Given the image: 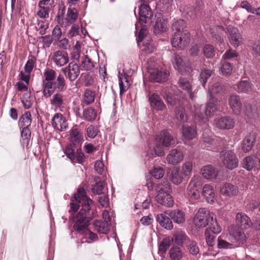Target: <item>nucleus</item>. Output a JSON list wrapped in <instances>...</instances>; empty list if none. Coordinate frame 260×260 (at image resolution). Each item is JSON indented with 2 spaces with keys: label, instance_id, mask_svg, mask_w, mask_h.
Returning a JSON list of instances; mask_svg holds the SVG:
<instances>
[{
  "label": "nucleus",
  "instance_id": "1",
  "mask_svg": "<svg viewBox=\"0 0 260 260\" xmlns=\"http://www.w3.org/2000/svg\"><path fill=\"white\" fill-rule=\"evenodd\" d=\"M83 205L80 212L74 217V228L82 236L81 242L92 243L98 239L96 234L87 228L89 220L96 216L94 203L90 199L83 196L81 201Z\"/></svg>",
  "mask_w": 260,
  "mask_h": 260
},
{
  "label": "nucleus",
  "instance_id": "2",
  "mask_svg": "<svg viewBox=\"0 0 260 260\" xmlns=\"http://www.w3.org/2000/svg\"><path fill=\"white\" fill-rule=\"evenodd\" d=\"M173 140L172 135L169 132L162 131L159 137L156 139L155 146L149 147L147 151L149 158L162 156L165 153L163 146L167 147L171 146Z\"/></svg>",
  "mask_w": 260,
  "mask_h": 260
},
{
  "label": "nucleus",
  "instance_id": "3",
  "mask_svg": "<svg viewBox=\"0 0 260 260\" xmlns=\"http://www.w3.org/2000/svg\"><path fill=\"white\" fill-rule=\"evenodd\" d=\"M148 30L146 26H143L140 29L137 44L142 52L150 53L155 50L154 45L151 43L150 37L147 36Z\"/></svg>",
  "mask_w": 260,
  "mask_h": 260
},
{
  "label": "nucleus",
  "instance_id": "4",
  "mask_svg": "<svg viewBox=\"0 0 260 260\" xmlns=\"http://www.w3.org/2000/svg\"><path fill=\"white\" fill-rule=\"evenodd\" d=\"M214 214L207 209L200 208L193 219V223L196 227L201 228L206 227L210 221L214 220Z\"/></svg>",
  "mask_w": 260,
  "mask_h": 260
},
{
  "label": "nucleus",
  "instance_id": "5",
  "mask_svg": "<svg viewBox=\"0 0 260 260\" xmlns=\"http://www.w3.org/2000/svg\"><path fill=\"white\" fill-rule=\"evenodd\" d=\"M157 192L156 196L157 202L166 207H170L174 205V200L170 193L171 191V186L168 183H165Z\"/></svg>",
  "mask_w": 260,
  "mask_h": 260
},
{
  "label": "nucleus",
  "instance_id": "6",
  "mask_svg": "<svg viewBox=\"0 0 260 260\" xmlns=\"http://www.w3.org/2000/svg\"><path fill=\"white\" fill-rule=\"evenodd\" d=\"M220 158L223 165L228 169L233 170L238 166V159L231 150H223L220 152Z\"/></svg>",
  "mask_w": 260,
  "mask_h": 260
},
{
  "label": "nucleus",
  "instance_id": "7",
  "mask_svg": "<svg viewBox=\"0 0 260 260\" xmlns=\"http://www.w3.org/2000/svg\"><path fill=\"white\" fill-rule=\"evenodd\" d=\"M189 34L188 31L184 33L174 32L171 40V43L173 47L178 50H182L189 43Z\"/></svg>",
  "mask_w": 260,
  "mask_h": 260
},
{
  "label": "nucleus",
  "instance_id": "8",
  "mask_svg": "<svg viewBox=\"0 0 260 260\" xmlns=\"http://www.w3.org/2000/svg\"><path fill=\"white\" fill-rule=\"evenodd\" d=\"M148 71L150 74V79L157 82L166 81L169 77V72L164 69L148 68Z\"/></svg>",
  "mask_w": 260,
  "mask_h": 260
},
{
  "label": "nucleus",
  "instance_id": "9",
  "mask_svg": "<svg viewBox=\"0 0 260 260\" xmlns=\"http://www.w3.org/2000/svg\"><path fill=\"white\" fill-rule=\"evenodd\" d=\"M83 196L87 197L88 199H89L86 196V193L84 188H79L78 189L77 193L74 194V198L71 199V203L70 204V209L69 210V212L70 213H75L79 208V203H80L81 205V208L80 210L82 209L83 205L81 203V201L83 198ZM81 211V210H80ZM79 211L77 214L80 212Z\"/></svg>",
  "mask_w": 260,
  "mask_h": 260
},
{
  "label": "nucleus",
  "instance_id": "10",
  "mask_svg": "<svg viewBox=\"0 0 260 260\" xmlns=\"http://www.w3.org/2000/svg\"><path fill=\"white\" fill-rule=\"evenodd\" d=\"M61 71L71 82L75 81L80 73L79 66L74 62L69 63L67 67L62 68Z\"/></svg>",
  "mask_w": 260,
  "mask_h": 260
},
{
  "label": "nucleus",
  "instance_id": "11",
  "mask_svg": "<svg viewBox=\"0 0 260 260\" xmlns=\"http://www.w3.org/2000/svg\"><path fill=\"white\" fill-rule=\"evenodd\" d=\"M230 235L231 242L235 247H239L246 242V236L242 229L235 228Z\"/></svg>",
  "mask_w": 260,
  "mask_h": 260
},
{
  "label": "nucleus",
  "instance_id": "12",
  "mask_svg": "<svg viewBox=\"0 0 260 260\" xmlns=\"http://www.w3.org/2000/svg\"><path fill=\"white\" fill-rule=\"evenodd\" d=\"M199 179L198 177L193 176L187 186V196L191 200H196L200 198V192L198 189L199 184H198Z\"/></svg>",
  "mask_w": 260,
  "mask_h": 260
},
{
  "label": "nucleus",
  "instance_id": "13",
  "mask_svg": "<svg viewBox=\"0 0 260 260\" xmlns=\"http://www.w3.org/2000/svg\"><path fill=\"white\" fill-rule=\"evenodd\" d=\"M139 23L141 25L145 26V24L148 20L151 19L153 13L150 7L144 3L142 4L139 7Z\"/></svg>",
  "mask_w": 260,
  "mask_h": 260
},
{
  "label": "nucleus",
  "instance_id": "14",
  "mask_svg": "<svg viewBox=\"0 0 260 260\" xmlns=\"http://www.w3.org/2000/svg\"><path fill=\"white\" fill-rule=\"evenodd\" d=\"M242 166L248 171H258L260 170V158L254 156L246 157L243 160Z\"/></svg>",
  "mask_w": 260,
  "mask_h": 260
},
{
  "label": "nucleus",
  "instance_id": "15",
  "mask_svg": "<svg viewBox=\"0 0 260 260\" xmlns=\"http://www.w3.org/2000/svg\"><path fill=\"white\" fill-rule=\"evenodd\" d=\"M215 125L220 129H230L235 126L234 119L229 116H222L215 119Z\"/></svg>",
  "mask_w": 260,
  "mask_h": 260
},
{
  "label": "nucleus",
  "instance_id": "16",
  "mask_svg": "<svg viewBox=\"0 0 260 260\" xmlns=\"http://www.w3.org/2000/svg\"><path fill=\"white\" fill-rule=\"evenodd\" d=\"M183 157L184 155L181 150L173 149L167 155L166 160L168 164L175 166L182 161Z\"/></svg>",
  "mask_w": 260,
  "mask_h": 260
},
{
  "label": "nucleus",
  "instance_id": "17",
  "mask_svg": "<svg viewBox=\"0 0 260 260\" xmlns=\"http://www.w3.org/2000/svg\"><path fill=\"white\" fill-rule=\"evenodd\" d=\"M227 30L231 44L235 47L239 46L242 42V38L238 29L233 26H229Z\"/></svg>",
  "mask_w": 260,
  "mask_h": 260
},
{
  "label": "nucleus",
  "instance_id": "18",
  "mask_svg": "<svg viewBox=\"0 0 260 260\" xmlns=\"http://www.w3.org/2000/svg\"><path fill=\"white\" fill-rule=\"evenodd\" d=\"M229 104L233 113L236 115L241 113L242 105L240 97L237 94H232L229 98Z\"/></svg>",
  "mask_w": 260,
  "mask_h": 260
},
{
  "label": "nucleus",
  "instance_id": "19",
  "mask_svg": "<svg viewBox=\"0 0 260 260\" xmlns=\"http://www.w3.org/2000/svg\"><path fill=\"white\" fill-rule=\"evenodd\" d=\"M148 100L151 107L155 110L163 111L166 108L159 95L157 93H153L150 95Z\"/></svg>",
  "mask_w": 260,
  "mask_h": 260
},
{
  "label": "nucleus",
  "instance_id": "20",
  "mask_svg": "<svg viewBox=\"0 0 260 260\" xmlns=\"http://www.w3.org/2000/svg\"><path fill=\"white\" fill-rule=\"evenodd\" d=\"M52 126L59 131H66L68 124L63 116L61 113H56L52 119Z\"/></svg>",
  "mask_w": 260,
  "mask_h": 260
},
{
  "label": "nucleus",
  "instance_id": "21",
  "mask_svg": "<svg viewBox=\"0 0 260 260\" xmlns=\"http://www.w3.org/2000/svg\"><path fill=\"white\" fill-rule=\"evenodd\" d=\"M52 60L57 67H61L69 62L68 55L64 51H56L53 53Z\"/></svg>",
  "mask_w": 260,
  "mask_h": 260
},
{
  "label": "nucleus",
  "instance_id": "22",
  "mask_svg": "<svg viewBox=\"0 0 260 260\" xmlns=\"http://www.w3.org/2000/svg\"><path fill=\"white\" fill-rule=\"evenodd\" d=\"M202 139L203 146L207 149H209V147L215 145L217 141V138L209 130L203 133Z\"/></svg>",
  "mask_w": 260,
  "mask_h": 260
},
{
  "label": "nucleus",
  "instance_id": "23",
  "mask_svg": "<svg viewBox=\"0 0 260 260\" xmlns=\"http://www.w3.org/2000/svg\"><path fill=\"white\" fill-rule=\"evenodd\" d=\"M202 105L198 104H194V119L196 123H198L200 125H207L208 122L207 118L204 115L203 111H202Z\"/></svg>",
  "mask_w": 260,
  "mask_h": 260
},
{
  "label": "nucleus",
  "instance_id": "24",
  "mask_svg": "<svg viewBox=\"0 0 260 260\" xmlns=\"http://www.w3.org/2000/svg\"><path fill=\"white\" fill-rule=\"evenodd\" d=\"M239 189L237 186L230 183H224L220 188V192L225 197H232L237 196Z\"/></svg>",
  "mask_w": 260,
  "mask_h": 260
},
{
  "label": "nucleus",
  "instance_id": "25",
  "mask_svg": "<svg viewBox=\"0 0 260 260\" xmlns=\"http://www.w3.org/2000/svg\"><path fill=\"white\" fill-rule=\"evenodd\" d=\"M236 225L240 229H247L251 226L250 218L244 213H238L236 217Z\"/></svg>",
  "mask_w": 260,
  "mask_h": 260
},
{
  "label": "nucleus",
  "instance_id": "26",
  "mask_svg": "<svg viewBox=\"0 0 260 260\" xmlns=\"http://www.w3.org/2000/svg\"><path fill=\"white\" fill-rule=\"evenodd\" d=\"M224 90L223 86L216 79H212L209 82L208 94L211 99L213 98L214 94L222 93Z\"/></svg>",
  "mask_w": 260,
  "mask_h": 260
},
{
  "label": "nucleus",
  "instance_id": "27",
  "mask_svg": "<svg viewBox=\"0 0 260 260\" xmlns=\"http://www.w3.org/2000/svg\"><path fill=\"white\" fill-rule=\"evenodd\" d=\"M202 194L206 201L211 204L215 203V193L214 188L209 184H205L202 189Z\"/></svg>",
  "mask_w": 260,
  "mask_h": 260
},
{
  "label": "nucleus",
  "instance_id": "28",
  "mask_svg": "<svg viewBox=\"0 0 260 260\" xmlns=\"http://www.w3.org/2000/svg\"><path fill=\"white\" fill-rule=\"evenodd\" d=\"M128 75L123 70L122 73L118 71L119 85L120 88V94L121 95L125 92L129 87V83L128 81Z\"/></svg>",
  "mask_w": 260,
  "mask_h": 260
},
{
  "label": "nucleus",
  "instance_id": "29",
  "mask_svg": "<svg viewBox=\"0 0 260 260\" xmlns=\"http://www.w3.org/2000/svg\"><path fill=\"white\" fill-rule=\"evenodd\" d=\"M255 139L256 134L255 133H250L247 135L243 140L242 150L245 153L250 151L253 147Z\"/></svg>",
  "mask_w": 260,
  "mask_h": 260
},
{
  "label": "nucleus",
  "instance_id": "30",
  "mask_svg": "<svg viewBox=\"0 0 260 260\" xmlns=\"http://www.w3.org/2000/svg\"><path fill=\"white\" fill-rule=\"evenodd\" d=\"M201 174L206 179H215L218 175V172L211 165H207L201 169Z\"/></svg>",
  "mask_w": 260,
  "mask_h": 260
},
{
  "label": "nucleus",
  "instance_id": "31",
  "mask_svg": "<svg viewBox=\"0 0 260 260\" xmlns=\"http://www.w3.org/2000/svg\"><path fill=\"white\" fill-rule=\"evenodd\" d=\"M156 220L162 227L167 230H170L173 228L171 218L170 219L165 213L158 214Z\"/></svg>",
  "mask_w": 260,
  "mask_h": 260
},
{
  "label": "nucleus",
  "instance_id": "32",
  "mask_svg": "<svg viewBox=\"0 0 260 260\" xmlns=\"http://www.w3.org/2000/svg\"><path fill=\"white\" fill-rule=\"evenodd\" d=\"M171 220L177 224H182L185 221L184 213L180 210H174L168 214Z\"/></svg>",
  "mask_w": 260,
  "mask_h": 260
},
{
  "label": "nucleus",
  "instance_id": "33",
  "mask_svg": "<svg viewBox=\"0 0 260 260\" xmlns=\"http://www.w3.org/2000/svg\"><path fill=\"white\" fill-rule=\"evenodd\" d=\"M66 98L60 93H56L53 95L50 102L51 106L55 108H60L65 104Z\"/></svg>",
  "mask_w": 260,
  "mask_h": 260
},
{
  "label": "nucleus",
  "instance_id": "34",
  "mask_svg": "<svg viewBox=\"0 0 260 260\" xmlns=\"http://www.w3.org/2000/svg\"><path fill=\"white\" fill-rule=\"evenodd\" d=\"M168 29L167 21L161 18H157L154 26V32L156 35L165 32Z\"/></svg>",
  "mask_w": 260,
  "mask_h": 260
},
{
  "label": "nucleus",
  "instance_id": "35",
  "mask_svg": "<svg viewBox=\"0 0 260 260\" xmlns=\"http://www.w3.org/2000/svg\"><path fill=\"white\" fill-rule=\"evenodd\" d=\"M161 94L164 96L168 104L171 106L175 105L177 102L176 96L168 88H164L161 90Z\"/></svg>",
  "mask_w": 260,
  "mask_h": 260
},
{
  "label": "nucleus",
  "instance_id": "36",
  "mask_svg": "<svg viewBox=\"0 0 260 260\" xmlns=\"http://www.w3.org/2000/svg\"><path fill=\"white\" fill-rule=\"evenodd\" d=\"M184 176L178 168H176L172 170L169 176V178L170 181L175 185L180 184L183 181Z\"/></svg>",
  "mask_w": 260,
  "mask_h": 260
},
{
  "label": "nucleus",
  "instance_id": "37",
  "mask_svg": "<svg viewBox=\"0 0 260 260\" xmlns=\"http://www.w3.org/2000/svg\"><path fill=\"white\" fill-rule=\"evenodd\" d=\"M43 94L46 98H50L56 90L53 82L43 81Z\"/></svg>",
  "mask_w": 260,
  "mask_h": 260
},
{
  "label": "nucleus",
  "instance_id": "38",
  "mask_svg": "<svg viewBox=\"0 0 260 260\" xmlns=\"http://www.w3.org/2000/svg\"><path fill=\"white\" fill-rule=\"evenodd\" d=\"M83 139L80 129L73 127L70 133V141L74 144H79Z\"/></svg>",
  "mask_w": 260,
  "mask_h": 260
},
{
  "label": "nucleus",
  "instance_id": "39",
  "mask_svg": "<svg viewBox=\"0 0 260 260\" xmlns=\"http://www.w3.org/2000/svg\"><path fill=\"white\" fill-rule=\"evenodd\" d=\"M182 133L183 137L187 140H192L195 138L197 135V131L194 126H183Z\"/></svg>",
  "mask_w": 260,
  "mask_h": 260
},
{
  "label": "nucleus",
  "instance_id": "40",
  "mask_svg": "<svg viewBox=\"0 0 260 260\" xmlns=\"http://www.w3.org/2000/svg\"><path fill=\"white\" fill-rule=\"evenodd\" d=\"M78 18L77 11L75 8H68L64 19L66 25L73 24Z\"/></svg>",
  "mask_w": 260,
  "mask_h": 260
},
{
  "label": "nucleus",
  "instance_id": "41",
  "mask_svg": "<svg viewBox=\"0 0 260 260\" xmlns=\"http://www.w3.org/2000/svg\"><path fill=\"white\" fill-rule=\"evenodd\" d=\"M93 227L98 232L106 234L109 230V224L101 220H96L93 223Z\"/></svg>",
  "mask_w": 260,
  "mask_h": 260
},
{
  "label": "nucleus",
  "instance_id": "42",
  "mask_svg": "<svg viewBox=\"0 0 260 260\" xmlns=\"http://www.w3.org/2000/svg\"><path fill=\"white\" fill-rule=\"evenodd\" d=\"M252 84L248 81H241L237 85V91L238 92L248 93L252 89Z\"/></svg>",
  "mask_w": 260,
  "mask_h": 260
},
{
  "label": "nucleus",
  "instance_id": "43",
  "mask_svg": "<svg viewBox=\"0 0 260 260\" xmlns=\"http://www.w3.org/2000/svg\"><path fill=\"white\" fill-rule=\"evenodd\" d=\"M178 84L181 88L185 90L189 93L190 98L192 100L194 96L193 93L191 92V86L188 80L185 78H180Z\"/></svg>",
  "mask_w": 260,
  "mask_h": 260
},
{
  "label": "nucleus",
  "instance_id": "44",
  "mask_svg": "<svg viewBox=\"0 0 260 260\" xmlns=\"http://www.w3.org/2000/svg\"><path fill=\"white\" fill-rule=\"evenodd\" d=\"M193 164L191 161H187L183 162L181 168V172L184 178H189L192 171Z\"/></svg>",
  "mask_w": 260,
  "mask_h": 260
},
{
  "label": "nucleus",
  "instance_id": "45",
  "mask_svg": "<svg viewBox=\"0 0 260 260\" xmlns=\"http://www.w3.org/2000/svg\"><path fill=\"white\" fill-rule=\"evenodd\" d=\"M172 240L170 237L164 238L159 243L158 252L160 254H165L170 247Z\"/></svg>",
  "mask_w": 260,
  "mask_h": 260
},
{
  "label": "nucleus",
  "instance_id": "46",
  "mask_svg": "<svg viewBox=\"0 0 260 260\" xmlns=\"http://www.w3.org/2000/svg\"><path fill=\"white\" fill-rule=\"evenodd\" d=\"M185 22L182 19L175 21L172 25V29L174 32L184 33L185 31H188L185 29Z\"/></svg>",
  "mask_w": 260,
  "mask_h": 260
},
{
  "label": "nucleus",
  "instance_id": "47",
  "mask_svg": "<svg viewBox=\"0 0 260 260\" xmlns=\"http://www.w3.org/2000/svg\"><path fill=\"white\" fill-rule=\"evenodd\" d=\"M172 63L176 70H177L181 73L183 72L184 66L182 59L179 55L176 54L173 55L172 56Z\"/></svg>",
  "mask_w": 260,
  "mask_h": 260
},
{
  "label": "nucleus",
  "instance_id": "48",
  "mask_svg": "<svg viewBox=\"0 0 260 260\" xmlns=\"http://www.w3.org/2000/svg\"><path fill=\"white\" fill-rule=\"evenodd\" d=\"M31 122V114L30 112H25L21 117L19 125L20 127H28Z\"/></svg>",
  "mask_w": 260,
  "mask_h": 260
},
{
  "label": "nucleus",
  "instance_id": "49",
  "mask_svg": "<svg viewBox=\"0 0 260 260\" xmlns=\"http://www.w3.org/2000/svg\"><path fill=\"white\" fill-rule=\"evenodd\" d=\"M187 238L183 232L177 231L174 234L173 238L171 240L172 242L174 241L178 245L181 246Z\"/></svg>",
  "mask_w": 260,
  "mask_h": 260
},
{
  "label": "nucleus",
  "instance_id": "50",
  "mask_svg": "<svg viewBox=\"0 0 260 260\" xmlns=\"http://www.w3.org/2000/svg\"><path fill=\"white\" fill-rule=\"evenodd\" d=\"M21 128V143L23 146L27 147L29 143L31 132L28 127Z\"/></svg>",
  "mask_w": 260,
  "mask_h": 260
},
{
  "label": "nucleus",
  "instance_id": "51",
  "mask_svg": "<svg viewBox=\"0 0 260 260\" xmlns=\"http://www.w3.org/2000/svg\"><path fill=\"white\" fill-rule=\"evenodd\" d=\"M96 113L92 108L85 109L83 113V118L88 121H93L95 119Z\"/></svg>",
  "mask_w": 260,
  "mask_h": 260
},
{
  "label": "nucleus",
  "instance_id": "52",
  "mask_svg": "<svg viewBox=\"0 0 260 260\" xmlns=\"http://www.w3.org/2000/svg\"><path fill=\"white\" fill-rule=\"evenodd\" d=\"M171 260H180L183 255L181 249L177 246L172 247L169 251Z\"/></svg>",
  "mask_w": 260,
  "mask_h": 260
},
{
  "label": "nucleus",
  "instance_id": "53",
  "mask_svg": "<svg viewBox=\"0 0 260 260\" xmlns=\"http://www.w3.org/2000/svg\"><path fill=\"white\" fill-rule=\"evenodd\" d=\"M55 87L58 91H62L66 88V80L63 75L59 74L57 76L56 80L53 81Z\"/></svg>",
  "mask_w": 260,
  "mask_h": 260
},
{
  "label": "nucleus",
  "instance_id": "54",
  "mask_svg": "<svg viewBox=\"0 0 260 260\" xmlns=\"http://www.w3.org/2000/svg\"><path fill=\"white\" fill-rule=\"evenodd\" d=\"M217 111V108L216 104L212 101H210L206 105L205 113L207 116L211 117L216 114Z\"/></svg>",
  "mask_w": 260,
  "mask_h": 260
},
{
  "label": "nucleus",
  "instance_id": "55",
  "mask_svg": "<svg viewBox=\"0 0 260 260\" xmlns=\"http://www.w3.org/2000/svg\"><path fill=\"white\" fill-rule=\"evenodd\" d=\"M43 75L45 80L43 81L53 82L56 76V73L53 69L47 68L45 70Z\"/></svg>",
  "mask_w": 260,
  "mask_h": 260
},
{
  "label": "nucleus",
  "instance_id": "56",
  "mask_svg": "<svg viewBox=\"0 0 260 260\" xmlns=\"http://www.w3.org/2000/svg\"><path fill=\"white\" fill-rule=\"evenodd\" d=\"M95 99V93L93 91L86 89L85 90L83 96V102L86 105H89L94 102Z\"/></svg>",
  "mask_w": 260,
  "mask_h": 260
},
{
  "label": "nucleus",
  "instance_id": "57",
  "mask_svg": "<svg viewBox=\"0 0 260 260\" xmlns=\"http://www.w3.org/2000/svg\"><path fill=\"white\" fill-rule=\"evenodd\" d=\"M173 0H160L157 7L162 12H168L171 9Z\"/></svg>",
  "mask_w": 260,
  "mask_h": 260
},
{
  "label": "nucleus",
  "instance_id": "58",
  "mask_svg": "<svg viewBox=\"0 0 260 260\" xmlns=\"http://www.w3.org/2000/svg\"><path fill=\"white\" fill-rule=\"evenodd\" d=\"M212 74V70L210 69H204L201 71L200 76V81L204 87H205L207 80L210 77Z\"/></svg>",
  "mask_w": 260,
  "mask_h": 260
},
{
  "label": "nucleus",
  "instance_id": "59",
  "mask_svg": "<svg viewBox=\"0 0 260 260\" xmlns=\"http://www.w3.org/2000/svg\"><path fill=\"white\" fill-rule=\"evenodd\" d=\"M187 248L189 253L193 255H197L200 252V249L196 242L189 240L187 245Z\"/></svg>",
  "mask_w": 260,
  "mask_h": 260
},
{
  "label": "nucleus",
  "instance_id": "60",
  "mask_svg": "<svg viewBox=\"0 0 260 260\" xmlns=\"http://www.w3.org/2000/svg\"><path fill=\"white\" fill-rule=\"evenodd\" d=\"M205 236L207 244L210 247L213 246L215 243L214 234L212 233L211 230L207 229L205 233Z\"/></svg>",
  "mask_w": 260,
  "mask_h": 260
},
{
  "label": "nucleus",
  "instance_id": "61",
  "mask_svg": "<svg viewBox=\"0 0 260 260\" xmlns=\"http://www.w3.org/2000/svg\"><path fill=\"white\" fill-rule=\"evenodd\" d=\"M220 70L223 75H229L232 72V67L229 62L224 60H221Z\"/></svg>",
  "mask_w": 260,
  "mask_h": 260
},
{
  "label": "nucleus",
  "instance_id": "62",
  "mask_svg": "<svg viewBox=\"0 0 260 260\" xmlns=\"http://www.w3.org/2000/svg\"><path fill=\"white\" fill-rule=\"evenodd\" d=\"M38 7V10L37 13V16L42 19H46L49 17V13L51 9L47 8H43L41 6Z\"/></svg>",
  "mask_w": 260,
  "mask_h": 260
},
{
  "label": "nucleus",
  "instance_id": "63",
  "mask_svg": "<svg viewBox=\"0 0 260 260\" xmlns=\"http://www.w3.org/2000/svg\"><path fill=\"white\" fill-rule=\"evenodd\" d=\"M81 65L86 71L90 70L94 67L93 63L87 56H84L82 59Z\"/></svg>",
  "mask_w": 260,
  "mask_h": 260
},
{
  "label": "nucleus",
  "instance_id": "64",
  "mask_svg": "<svg viewBox=\"0 0 260 260\" xmlns=\"http://www.w3.org/2000/svg\"><path fill=\"white\" fill-rule=\"evenodd\" d=\"M150 173L155 179H160L164 176L165 171L161 167H155Z\"/></svg>",
  "mask_w": 260,
  "mask_h": 260
}]
</instances>
